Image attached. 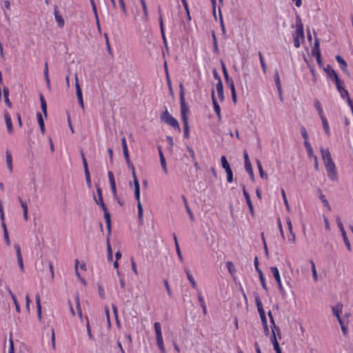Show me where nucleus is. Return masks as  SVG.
<instances>
[{"instance_id":"18","label":"nucleus","mask_w":353,"mask_h":353,"mask_svg":"<svg viewBox=\"0 0 353 353\" xmlns=\"http://www.w3.org/2000/svg\"><path fill=\"white\" fill-rule=\"evenodd\" d=\"M243 195L246 200V203L249 207L250 212L252 214H254L253 205L252 204V201H251L250 195H249L248 192L246 191L244 185L243 186Z\"/></svg>"},{"instance_id":"27","label":"nucleus","mask_w":353,"mask_h":353,"mask_svg":"<svg viewBox=\"0 0 353 353\" xmlns=\"http://www.w3.org/2000/svg\"><path fill=\"white\" fill-rule=\"evenodd\" d=\"M321 120L322 121L323 128V130H324L325 134L327 135H330V130L329 124H328V121H327V119L325 118V117H322Z\"/></svg>"},{"instance_id":"3","label":"nucleus","mask_w":353,"mask_h":353,"mask_svg":"<svg viewBox=\"0 0 353 353\" xmlns=\"http://www.w3.org/2000/svg\"><path fill=\"white\" fill-rule=\"evenodd\" d=\"M294 46L298 48L300 47L301 41L304 40L303 26L301 19L298 17L296 22V31L293 34Z\"/></svg>"},{"instance_id":"19","label":"nucleus","mask_w":353,"mask_h":353,"mask_svg":"<svg viewBox=\"0 0 353 353\" xmlns=\"http://www.w3.org/2000/svg\"><path fill=\"white\" fill-rule=\"evenodd\" d=\"M274 79L275 84L276 85L278 92L280 95V98H281V99H282V88H281V81H280L279 72L277 70L275 72V74L274 75Z\"/></svg>"},{"instance_id":"25","label":"nucleus","mask_w":353,"mask_h":353,"mask_svg":"<svg viewBox=\"0 0 353 353\" xmlns=\"http://www.w3.org/2000/svg\"><path fill=\"white\" fill-rule=\"evenodd\" d=\"M35 301L37 304V315L39 319H41V299L40 296L39 294H37L35 296Z\"/></svg>"},{"instance_id":"41","label":"nucleus","mask_w":353,"mask_h":353,"mask_svg":"<svg viewBox=\"0 0 353 353\" xmlns=\"http://www.w3.org/2000/svg\"><path fill=\"white\" fill-rule=\"evenodd\" d=\"M312 54L316 56L318 64L319 65H321V53H320L319 50H312Z\"/></svg>"},{"instance_id":"48","label":"nucleus","mask_w":353,"mask_h":353,"mask_svg":"<svg viewBox=\"0 0 353 353\" xmlns=\"http://www.w3.org/2000/svg\"><path fill=\"white\" fill-rule=\"evenodd\" d=\"M17 263L20 268V270L21 272L24 271V266H23V257L22 256H17Z\"/></svg>"},{"instance_id":"4","label":"nucleus","mask_w":353,"mask_h":353,"mask_svg":"<svg viewBox=\"0 0 353 353\" xmlns=\"http://www.w3.org/2000/svg\"><path fill=\"white\" fill-rule=\"evenodd\" d=\"M327 176L332 181L336 179V171L335 164L331 158V156H322Z\"/></svg>"},{"instance_id":"33","label":"nucleus","mask_w":353,"mask_h":353,"mask_svg":"<svg viewBox=\"0 0 353 353\" xmlns=\"http://www.w3.org/2000/svg\"><path fill=\"white\" fill-rule=\"evenodd\" d=\"M259 279H260V281H261V285H262L263 288L265 291H268V287L266 285L265 279V277L263 276V272L262 271H259Z\"/></svg>"},{"instance_id":"23","label":"nucleus","mask_w":353,"mask_h":353,"mask_svg":"<svg viewBox=\"0 0 353 353\" xmlns=\"http://www.w3.org/2000/svg\"><path fill=\"white\" fill-rule=\"evenodd\" d=\"M185 272L186 273L188 279L189 280L190 283H191V285L192 286V288L194 289H197L196 283L192 274H191L190 270H188V268H185Z\"/></svg>"},{"instance_id":"12","label":"nucleus","mask_w":353,"mask_h":353,"mask_svg":"<svg viewBox=\"0 0 353 353\" xmlns=\"http://www.w3.org/2000/svg\"><path fill=\"white\" fill-rule=\"evenodd\" d=\"M212 103L214 107V110L218 117L219 121L221 120V108L218 103V101L214 97V91L212 90Z\"/></svg>"},{"instance_id":"63","label":"nucleus","mask_w":353,"mask_h":353,"mask_svg":"<svg viewBox=\"0 0 353 353\" xmlns=\"http://www.w3.org/2000/svg\"><path fill=\"white\" fill-rule=\"evenodd\" d=\"M3 236H4V239H5L6 244L8 245H10V237H9V234H8V230L5 231V232L3 233Z\"/></svg>"},{"instance_id":"20","label":"nucleus","mask_w":353,"mask_h":353,"mask_svg":"<svg viewBox=\"0 0 353 353\" xmlns=\"http://www.w3.org/2000/svg\"><path fill=\"white\" fill-rule=\"evenodd\" d=\"M332 310L333 314L338 319L340 316V314L342 312L343 310V304L342 303H337L336 305L332 307Z\"/></svg>"},{"instance_id":"2","label":"nucleus","mask_w":353,"mask_h":353,"mask_svg":"<svg viewBox=\"0 0 353 353\" xmlns=\"http://www.w3.org/2000/svg\"><path fill=\"white\" fill-rule=\"evenodd\" d=\"M97 192L98 199H97L95 196L94 197L95 202L99 205L103 212H104V218L106 223V227L109 233V235H110L111 232V217L110 213L108 212L107 208L105 205V203L103 201V196H102V190L99 187H97Z\"/></svg>"},{"instance_id":"14","label":"nucleus","mask_w":353,"mask_h":353,"mask_svg":"<svg viewBox=\"0 0 353 353\" xmlns=\"http://www.w3.org/2000/svg\"><path fill=\"white\" fill-rule=\"evenodd\" d=\"M54 14L55 20L57 22L58 26L59 28H63L65 24L64 19L62 17V16L59 14L57 6H54Z\"/></svg>"},{"instance_id":"9","label":"nucleus","mask_w":353,"mask_h":353,"mask_svg":"<svg viewBox=\"0 0 353 353\" xmlns=\"http://www.w3.org/2000/svg\"><path fill=\"white\" fill-rule=\"evenodd\" d=\"M324 71L326 72L327 77L334 83H336L340 79L336 72V71L332 68L330 65H327V66L324 68Z\"/></svg>"},{"instance_id":"40","label":"nucleus","mask_w":353,"mask_h":353,"mask_svg":"<svg viewBox=\"0 0 353 353\" xmlns=\"http://www.w3.org/2000/svg\"><path fill=\"white\" fill-rule=\"evenodd\" d=\"M159 13L160 14L159 21V26H160L161 33L163 34V32H165V30H164L163 17H162V14H161L160 8L159 9Z\"/></svg>"},{"instance_id":"1","label":"nucleus","mask_w":353,"mask_h":353,"mask_svg":"<svg viewBox=\"0 0 353 353\" xmlns=\"http://www.w3.org/2000/svg\"><path fill=\"white\" fill-rule=\"evenodd\" d=\"M125 161L128 164L129 168H130L132 171V175L134 179V196L136 199L138 201L137 208H138V216L140 221H142L143 218V208L141 203L140 202V185L138 179L137 178L134 172V169L132 163L130 160V156H124Z\"/></svg>"},{"instance_id":"52","label":"nucleus","mask_w":353,"mask_h":353,"mask_svg":"<svg viewBox=\"0 0 353 353\" xmlns=\"http://www.w3.org/2000/svg\"><path fill=\"white\" fill-rule=\"evenodd\" d=\"M108 179H109L110 185L116 184L115 181H114V174L111 171H109L108 172Z\"/></svg>"},{"instance_id":"24","label":"nucleus","mask_w":353,"mask_h":353,"mask_svg":"<svg viewBox=\"0 0 353 353\" xmlns=\"http://www.w3.org/2000/svg\"><path fill=\"white\" fill-rule=\"evenodd\" d=\"M268 314V316L270 318V323L272 324V325H271L272 330H274L275 331H276L277 334L279 336V338H281L280 329H279V327L276 326V324L274 323V318H273V316H272V314L271 311H269Z\"/></svg>"},{"instance_id":"31","label":"nucleus","mask_w":353,"mask_h":353,"mask_svg":"<svg viewBox=\"0 0 353 353\" xmlns=\"http://www.w3.org/2000/svg\"><path fill=\"white\" fill-rule=\"evenodd\" d=\"M160 162L162 169L165 174H168L165 156H160Z\"/></svg>"},{"instance_id":"6","label":"nucleus","mask_w":353,"mask_h":353,"mask_svg":"<svg viewBox=\"0 0 353 353\" xmlns=\"http://www.w3.org/2000/svg\"><path fill=\"white\" fill-rule=\"evenodd\" d=\"M155 334H156V339H157V345L161 350V353H165V348L163 343V339L161 333V326L160 323L156 322L154 324Z\"/></svg>"},{"instance_id":"17","label":"nucleus","mask_w":353,"mask_h":353,"mask_svg":"<svg viewBox=\"0 0 353 353\" xmlns=\"http://www.w3.org/2000/svg\"><path fill=\"white\" fill-rule=\"evenodd\" d=\"M288 228L290 234V237H289L288 241L292 243H294L296 241V234L292 230V224L290 218H287L286 220Z\"/></svg>"},{"instance_id":"16","label":"nucleus","mask_w":353,"mask_h":353,"mask_svg":"<svg viewBox=\"0 0 353 353\" xmlns=\"http://www.w3.org/2000/svg\"><path fill=\"white\" fill-rule=\"evenodd\" d=\"M275 330H272V335L271 336V341L273 344V347L274 350L276 351V353H281V349L280 347L279 343L276 339Z\"/></svg>"},{"instance_id":"37","label":"nucleus","mask_w":353,"mask_h":353,"mask_svg":"<svg viewBox=\"0 0 353 353\" xmlns=\"http://www.w3.org/2000/svg\"><path fill=\"white\" fill-rule=\"evenodd\" d=\"M304 145L306 148L307 154H313V149L308 140H304Z\"/></svg>"},{"instance_id":"46","label":"nucleus","mask_w":353,"mask_h":353,"mask_svg":"<svg viewBox=\"0 0 353 353\" xmlns=\"http://www.w3.org/2000/svg\"><path fill=\"white\" fill-rule=\"evenodd\" d=\"M9 350L8 353H14V343L12 339V334H10V339H9Z\"/></svg>"},{"instance_id":"50","label":"nucleus","mask_w":353,"mask_h":353,"mask_svg":"<svg viewBox=\"0 0 353 353\" xmlns=\"http://www.w3.org/2000/svg\"><path fill=\"white\" fill-rule=\"evenodd\" d=\"M175 248H176V252L177 256H178L179 260L181 261H183V256H182V253H181V251L180 248H179V243H176V245H175Z\"/></svg>"},{"instance_id":"28","label":"nucleus","mask_w":353,"mask_h":353,"mask_svg":"<svg viewBox=\"0 0 353 353\" xmlns=\"http://www.w3.org/2000/svg\"><path fill=\"white\" fill-rule=\"evenodd\" d=\"M314 105L318 112L320 118L321 119L322 117H325V115L323 114V110L321 107V103L318 100H316L314 103Z\"/></svg>"},{"instance_id":"61","label":"nucleus","mask_w":353,"mask_h":353,"mask_svg":"<svg viewBox=\"0 0 353 353\" xmlns=\"http://www.w3.org/2000/svg\"><path fill=\"white\" fill-rule=\"evenodd\" d=\"M90 3L92 5V8L93 12L94 14V17H95V19H97L98 14H97V7H96L95 3H94V0H90Z\"/></svg>"},{"instance_id":"51","label":"nucleus","mask_w":353,"mask_h":353,"mask_svg":"<svg viewBox=\"0 0 353 353\" xmlns=\"http://www.w3.org/2000/svg\"><path fill=\"white\" fill-rule=\"evenodd\" d=\"M76 301H77V309L78 310V315H79V318L81 319H82V311H81V309L80 307L79 299L78 297L76 299Z\"/></svg>"},{"instance_id":"35","label":"nucleus","mask_w":353,"mask_h":353,"mask_svg":"<svg viewBox=\"0 0 353 353\" xmlns=\"http://www.w3.org/2000/svg\"><path fill=\"white\" fill-rule=\"evenodd\" d=\"M259 60H260V63H261V65L263 72L264 73H266V70H267L266 64L265 63L263 57V55H262L261 52H259Z\"/></svg>"},{"instance_id":"22","label":"nucleus","mask_w":353,"mask_h":353,"mask_svg":"<svg viewBox=\"0 0 353 353\" xmlns=\"http://www.w3.org/2000/svg\"><path fill=\"white\" fill-rule=\"evenodd\" d=\"M335 59L337 61V62L339 63V65H340V68H341V70L344 72H347V64L346 61L344 60V59H343L339 55H336Z\"/></svg>"},{"instance_id":"38","label":"nucleus","mask_w":353,"mask_h":353,"mask_svg":"<svg viewBox=\"0 0 353 353\" xmlns=\"http://www.w3.org/2000/svg\"><path fill=\"white\" fill-rule=\"evenodd\" d=\"M212 41H213L214 52H219L218 43H217V39H216L214 32H212Z\"/></svg>"},{"instance_id":"32","label":"nucleus","mask_w":353,"mask_h":353,"mask_svg":"<svg viewBox=\"0 0 353 353\" xmlns=\"http://www.w3.org/2000/svg\"><path fill=\"white\" fill-rule=\"evenodd\" d=\"M310 264H311V269H312L313 279H314V281H317L318 275H317V271L316 269L315 263H314L313 261H310Z\"/></svg>"},{"instance_id":"56","label":"nucleus","mask_w":353,"mask_h":353,"mask_svg":"<svg viewBox=\"0 0 353 353\" xmlns=\"http://www.w3.org/2000/svg\"><path fill=\"white\" fill-rule=\"evenodd\" d=\"M281 194H282V196L283 198V201H284V203H285V205L287 208L288 210H289V203H288V201L287 200V198H286V195H285V191L284 190H281Z\"/></svg>"},{"instance_id":"30","label":"nucleus","mask_w":353,"mask_h":353,"mask_svg":"<svg viewBox=\"0 0 353 353\" xmlns=\"http://www.w3.org/2000/svg\"><path fill=\"white\" fill-rule=\"evenodd\" d=\"M41 107L45 117H47V103L43 95H40Z\"/></svg>"},{"instance_id":"55","label":"nucleus","mask_w":353,"mask_h":353,"mask_svg":"<svg viewBox=\"0 0 353 353\" xmlns=\"http://www.w3.org/2000/svg\"><path fill=\"white\" fill-rule=\"evenodd\" d=\"M44 263L47 266L49 267V269H50V273H51V276H52V278H53L54 277V270H53L52 264L50 262H48V261L43 262V264H44Z\"/></svg>"},{"instance_id":"64","label":"nucleus","mask_w":353,"mask_h":353,"mask_svg":"<svg viewBox=\"0 0 353 353\" xmlns=\"http://www.w3.org/2000/svg\"><path fill=\"white\" fill-rule=\"evenodd\" d=\"M112 192L113 193V196L114 199H117V188L116 184L110 185Z\"/></svg>"},{"instance_id":"8","label":"nucleus","mask_w":353,"mask_h":353,"mask_svg":"<svg viewBox=\"0 0 353 353\" xmlns=\"http://www.w3.org/2000/svg\"><path fill=\"white\" fill-rule=\"evenodd\" d=\"M271 272L273 274V276L274 277L276 281L278 283V286L280 290L281 294L283 296H285V290L282 285L281 281V276L279 274V271L276 267H271L270 268Z\"/></svg>"},{"instance_id":"34","label":"nucleus","mask_w":353,"mask_h":353,"mask_svg":"<svg viewBox=\"0 0 353 353\" xmlns=\"http://www.w3.org/2000/svg\"><path fill=\"white\" fill-rule=\"evenodd\" d=\"M75 88H76V92H77V96H82L83 94H82V91H81V87L79 84V81H78V77H77V74H75Z\"/></svg>"},{"instance_id":"5","label":"nucleus","mask_w":353,"mask_h":353,"mask_svg":"<svg viewBox=\"0 0 353 353\" xmlns=\"http://www.w3.org/2000/svg\"><path fill=\"white\" fill-rule=\"evenodd\" d=\"M161 119L174 129L181 132L178 121L169 113L166 107H165V112L161 116Z\"/></svg>"},{"instance_id":"60","label":"nucleus","mask_w":353,"mask_h":353,"mask_svg":"<svg viewBox=\"0 0 353 353\" xmlns=\"http://www.w3.org/2000/svg\"><path fill=\"white\" fill-rule=\"evenodd\" d=\"M131 266H132V270L133 272L136 275H138V270L137 268V265H136L134 261L133 260V259H131Z\"/></svg>"},{"instance_id":"21","label":"nucleus","mask_w":353,"mask_h":353,"mask_svg":"<svg viewBox=\"0 0 353 353\" xmlns=\"http://www.w3.org/2000/svg\"><path fill=\"white\" fill-rule=\"evenodd\" d=\"M216 89L217 92L218 97L221 101L224 100V93H223V85L222 81L217 82L216 84Z\"/></svg>"},{"instance_id":"49","label":"nucleus","mask_w":353,"mask_h":353,"mask_svg":"<svg viewBox=\"0 0 353 353\" xmlns=\"http://www.w3.org/2000/svg\"><path fill=\"white\" fill-rule=\"evenodd\" d=\"M97 285H98V290H99V294L100 297L102 299H104L105 298V290H104L102 285L98 283Z\"/></svg>"},{"instance_id":"29","label":"nucleus","mask_w":353,"mask_h":353,"mask_svg":"<svg viewBox=\"0 0 353 353\" xmlns=\"http://www.w3.org/2000/svg\"><path fill=\"white\" fill-rule=\"evenodd\" d=\"M3 96H4V99H5V103L9 107V108H11L12 107V103L9 99V90L8 88H3Z\"/></svg>"},{"instance_id":"39","label":"nucleus","mask_w":353,"mask_h":353,"mask_svg":"<svg viewBox=\"0 0 353 353\" xmlns=\"http://www.w3.org/2000/svg\"><path fill=\"white\" fill-rule=\"evenodd\" d=\"M10 294H11L12 299L13 302H14V305H15L16 310H17V312H19H19H21V308H20L19 304V303H18V301H17V298H16L15 295H14V294H13L11 292V291H10Z\"/></svg>"},{"instance_id":"62","label":"nucleus","mask_w":353,"mask_h":353,"mask_svg":"<svg viewBox=\"0 0 353 353\" xmlns=\"http://www.w3.org/2000/svg\"><path fill=\"white\" fill-rule=\"evenodd\" d=\"M181 120L183 123V126L188 125V114H181Z\"/></svg>"},{"instance_id":"7","label":"nucleus","mask_w":353,"mask_h":353,"mask_svg":"<svg viewBox=\"0 0 353 353\" xmlns=\"http://www.w3.org/2000/svg\"><path fill=\"white\" fill-rule=\"evenodd\" d=\"M179 89H180V106H181V114H188L190 112L189 108L185 103V91L183 88V85L182 83H180L179 84Z\"/></svg>"},{"instance_id":"54","label":"nucleus","mask_w":353,"mask_h":353,"mask_svg":"<svg viewBox=\"0 0 353 353\" xmlns=\"http://www.w3.org/2000/svg\"><path fill=\"white\" fill-rule=\"evenodd\" d=\"M86 330H87V333H88L89 339L90 340H92L93 339V336H92V334L91 333L90 325V323H89L88 321H87V324H86Z\"/></svg>"},{"instance_id":"13","label":"nucleus","mask_w":353,"mask_h":353,"mask_svg":"<svg viewBox=\"0 0 353 353\" xmlns=\"http://www.w3.org/2000/svg\"><path fill=\"white\" fill-rule=\"evenodd\" d=\"M335 84L336 85L337 90L343 99H345L349 96L348 91L343 86V82L341 80H339Z\"/></svg>"},{"instance_id":"26","label":"nucleus","mask_w":353,"mask_h":353,"mask_svg":"<svg viewBox=\"0 0 353 353\" xmlns=\"http://www.w3.org/2000/svg\"><path fill=\"white\" fill-rule=\"evenodd\" d=\"M221 164H222V167L225 170L226 173H228L229 172H232L230 163H228V160L226 159L225 156H222Z\"/></svg>"},{"instance_id":"58","label":"nucleus","mask_w":353,"mask_h":353,"mask_svg":"<svg viewBox=\"0 0 353 353\" xmlns=\"http://www.w3.org/2000/svg\"><path fill=\"white\" fill-rule=\"evenodd\" d=\"M85 181H86L87 185L88 186V188H91L92 182H91L90 174V173L85 174Z\"/></svg>"},{"instance_id":"59","label":"nucleus","mask_w":353,"mask_h":353,"mask_svg":"<svg viewBox=\"0 0 353 353\" xmlns=\"http://www.w3.org/2000/svg\"><path fill=\"white\" fill-rule=\"evenodd\" d=\"M185 208L187 212L189 214L190 219L193 221L194 219V214H193L192 212L191 211L188 204H186V206H185Z\"/></svg>"},{"instance_id":"42","label":"nucleus","mask_w":353,"mask_h":353,"mask_svg":"<svg viewBox=\"0 0 353 353\" xmlns=\"http://www.w3.org/2000/svg\"><path fill=\"white\" fill-rule=\"evenodd\" d=\"M301 134L304 140H308V134L306 128L304 126L301 127L300 130Z\"/></svg>"},{"instance_id":"44","label":"nucleus","mask_w":353,"mask_h":353,"mask_svg":"<svg viewBox=\"0 0 353 353\" xmlns=\"http://www.w3.org/2000/svg\"><path fill=\"white\" fill-rule=\"evenodd\" d=\"M6 163L10 171H12V156H6Z\"/></svg>"},{"instance_id":"15","label":"nucleus","mask_w":353,"mask_h":353,"mask_svg":"<svg viewBox=\"0 0 353 353\" xmlns=\"http://www.w3.org/2000/svg\"><path fill=\"white\" fill-rule=\"evenodd\" d=\"M4 118H5V121H6L8 132L10 134H12L13 132V127H12L11 117L7 111L4 112Z\"/></svg>"},{"instance_id":"43","label":"nucleus","mask_w":353,"mask_h":353,"mask_svg":"<svg viewBox=\"0 0 353 353\" xmlns=\"http://www.w3.org/2000/svg\"><path fill=\"white\" fill-rule=\"evenodd\" d=\"M82 161H83V170L85 174L90 173L88 170V165L86 159L85 158V156H82Z\"/></svg>"},{"instance_id":"47","label":"nucleus","mask_w":353,"mask_h":353,"mask_svg":"<svg viewBox=\"0 0 353 353\" xmlns=\"http://www.w3.org/2000/svg\"><path fill=\"white\" fill-rule=\"evenodd\" d=\"M226 267L228 269V271L230 272V274H233L236 271L234 266L231 261H228L226 263Z\"/></svg>"},{"instance_id":"36","label":"nucleus","mask_w":353,"mask_h":353,"mask_svg":"<svg viewBox=\"0 0 353 353\" xmlns=\"http://www.w3.org/2000/svg\"><path fill=\"white\" fill-rule=\"evenodd\" d=\"M140 1H141V6H142V8H143V14H144L145 20H148V8H147L145 1V0H140Z\"/></svg>"},{"instance_id":"53","label":"nucleus","mask_w":353,"mask_h":353,"mask_svg":"<svg viewBox=\"0 0 353 353\" xmlns=\"http://www.w3.org/2000/svg\"><path fill=\"white\" fill-rule=\"evenodd\" d=\"M257 165H258L260 176L261 178H263L264 175H265V174L263 172L262 165H261V163H260V161L259 160L257 161Z\"/></svg>"},{"instance_id":"10","label":"nucleus","mask_w":353,"mask_h":353,"mask_svg":"<svg viewBox=\"0 0 353 353\" xmlns=\"http://www.w3.org/2000/svg\"><path fill=\"white\" fill-rule=\"evenodd\" d=\"M221 68H222L224 79H225L227 85L230 88L234 87V81H233L232 79H231L229 77V74L228 72L227 68L223 61L221 62Z\"/></svg>"},{"instance_id":"45","label":"nucleus","mask_w":353,"mask_h":353,"mask_svg":"<svg viewBox=\"0 0 353 353\" xmlns=\"http://www.w3.org/2000/svg\"><path fill=\"white\" fill-rule=\"evenodd\" d=\"M319 198L321 200L322 203H323L324 206L327 207L328 210H330L331 207L329 205L327 200L325 199V196L323 194H321Z\"/></svg>"},{"instance_id":"11","label":"nucleus","mask_w":353,"mask_h":353,"mask_svg":"<svg viewBox=\"0 0 353 353\" xmlns=\"http://www.w3.org/2000/svg\"><path fill=\"white\" fill-rule=\"evenodd\" d=\"M244 157V162H245V170L248 172L250 177L252 181H254V175L252 170V164L249 159V156H243Z\"/></svg>"},{"instance_id":"57","label":"nucleus","mask_w":353,"mask_h":353,"mask_svg":"<svg viewBox=\"0 0 353 353\" xmlns=\"http://www.w3.org/2000/svg\"><path fill=\"white\" fill-rule=\"evenodd\" d=\"M14 249L16 250L17 256H22L21 252V247H20L19 244L14 243Z\"/></svg>"}]
</instances>
